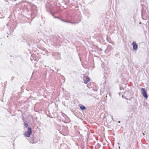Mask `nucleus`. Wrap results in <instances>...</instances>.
<instances>
[{
    "label": "nucleus",
    "mask_w": 149,
    "mask_h": 149,
    "mask_svg": "<svg viewBox=\"0 0 149 149\" xmlns=\"http://www.w3.org/2000/svg\"><path fill=\"white\" fill-rule=\"evenodd\" d=\"M32 133V129L31 127H29L28 128V130L27 131L25 132L24 135L28 137H29L31 134Z\"/></svg>",
    "instance_id": "1"
},
{
    "label": "nucleus",
    "mask_w": 149,
    "mask_h": 149,
    "mask_svg": "<svg viewBox=\"0 0 149 149\" xmlns=\"http://www.w3.org/2000/svg\"><path fill=\"white\" fill-rule=\"evenodd\" d=\"M141 93L143 96L147 99L148 97V96L147 94V92L145 88H142L141 89Z\"/></svg>",
    "instance_id": "2"
},
{
    "label": "nucleus",
    "mask_w": 149,
    "mask_h": 149,
    "mask_svg": "<svg viewBox=\"0 0 149 149\" xmlns=\"http://www.w3.org/2000/svg\"><path fill=\"white\" fill-rule=\"evenodd\" d=\"M132 45L133 46V49L134 50H136L138 47V45L136 44V42L135 41H134L132 43Z\"/></svg>",
    "instance_id": "3"
},
{
    "label": "nucleus",
    "mask_w": 149,
    "mask_h": 149,
    "mask_svg": "<svg viewBox=\"0 0 149 149\" xmlns=\"http://www.w3.org/2000/svg\"><path fill=\"white\" fill-rule=\"evenodd\" d=\"M83 80L85 84L87 83L90 80V79L88 76L84 77L83 78Z\"/></svg>",
    "instance_id": "4"
},
{
    "label": "nucleus",
    "mask_w": 149,
    "mask_h": 149,
    "mask_svg": "<svg viewBox=\"0 0 149 149\" xmlns=\"http://www.w3.org/2000/svg\"><path fill=\"white\" fill-rule=\"evenodd\" d=\"M54 18H57V19H59L60 20H61V21H62L63 22H66V23H71V24H74V22H70L66 21H65V20H63V19H61L59 17H58L57 16H54Z\"/></svg>",
    "instance_id": "5"
},
{
    "label": "nucleus",
    "mask_w": 149,
    "mask_h": 149,
    "mask_svg": "<svg viewBox=\"0 0 149 149\" xmlns=\"http://www.w3.org/2000/svg\"><path fill=\"white\" fill-rule=\"evenodd\" d=\"M79 106L80 108V109L82 111H84L86 109V107L85 106L81 104L79 105Z\"/></svg>",
    "instance_id": "6"
},
{
    "label": "nucleus",
    "mask_w": 149,
    "mask_h": 149,
    "mask_svg": "<svg viewBox=\"0 0 149 149\" xmlns=\"http://www.w3.org/2000/svg\"><path fill=\"white\" fill-rule=\"evenodd\" d=\"M145 13H146V11L144 10H142L141 12V16L142 17H143V16L145 15Z\"/></svg>",
    "instance_id": "7"
},
{
    "label": "nucleus",
    "mask_w": 149,
    "mask_h": 149,
    "mask_svg": "<svg viewBox=\"0 0 149 149\" xmlns=\"http://www.w3.org/2000/svg\"><path fill=\"white\" fill-rule=\"evenodd\" d=\"M112 49V47L111 46L108 45L107 48V50L109 52L111 51Z\"/></svg>",
    "instance_id": "8"
},
{
    "label": "nucleus",
    "mask_w": 149,
    "mask_h": 149,
    "mask_svg": "<svg viewBox=\"0 0 149 149\" xmlns=\"http://www.w3.org/2000/svg\"><path fill=\"white\" fill-rule=\"evenodd\" d=\"M107 40L108 42L109 43H111V42H112V41L111 40L110 38L108 37H107Z\"/></svg>",
    "instance_id": "9"
},
{
    "label": "nucleus",
    "mask_w": 149,
    "mask_h": 149,
    "mask_svg": "<svg viewBox=\"0 0 149 149\" xmlns=\"http://www.w3.org/2000/svg\"><path fill=\"white\" fill-rule=\"evenodd\" d=\"M24 126H25V127L27 128L29 126L28 124L25 122V121L24 122Z\"/></svg>",
    "instance_id": "10"
},
{
    "label": "nucleus",
    "mask_w": 149,
    "mask_h": 149,
    "mask_svg": "<svg viewBox=\"0 0 149 149\" xmlns=\"http://www.w3.org/2000/svg\"><path fill=\"white\" fill-rule=\"evenodd\" d=\"M29 142L30 143H34L33 140L32 139L31 140H29Z\"/></svg>",
    "instance_id": "11"
},
{
    "label": "nucleus",
    "mask_w": 149,
    "mask_h": 149,
    "mask_svg": "<svg viewBox=\"0 0 149 149\" xmlns=\"http://www.w3.org/2000/svg\"><path fill=\"white\" fill-rule=\"evenodd\" d=\"M98 146H96L95 148V149H98L99 147H98Z\"/></svg>",
    "instance_id": "12"
},
{
    "label": "nucleus",
    "mask_w": 149,
    "mask_h": 149,
    "mask_svg": "<svg viewBox=\"0 0 149 149\" xmlns=\"http://www.w3.org/2000/svg\"><path fill=\"white\" fill-rule=\"evenodd\" d=\"M14 78V77H12L11 78V80L13 81Z\"/></svg>",
    "instance_id": "13"
},
{
    "label": "nucleus",
    "mask_w": 149,
    "mask_h": 149,
    "mask_svg": "<svg viewBox=\"0 0 149 149\" xmlns=\"http://www.w3.org/2000/svg\"><path fill=\"white\" fill-rule=\"evenodd\" d=\"M120 121H118V123H120Z\"/></svg>",
    "instance_id": "14"
},
{
    "label": "nucleus",
    "mask_w": 149,
    "mask_h": 149,
    "mask_svg": "<svg viewBox=\"0 0 149 149\" xmlns=\"http://www.w3.org/2000/svg\"><path fill=\"white\" fill-rule=\"evenodd\" d=\"M80 19H79V22H80Z\"/></svg>",
    "instance_id": "15"
},
{
    "label": "nucleus",
    "mask_w": 149,
    "mask_h": 149,
    "mask_svg": "<svg viewBox=\"0 0 149 149\" xmlns=\"http://www.w3.org/2000/svg\"><path fill=\"white\" fill-rule=\"evenodd\" d=\"M119 148H120V147H119Z\"/></svg>",
    "instance_id": "16"
}]
</instances>
